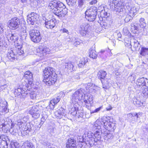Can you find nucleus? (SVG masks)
Returning <instances> with one entry per match:
<instances>
[{
    "instance_id": "26",
    "label": "nucleus",
    "mask_w": 148,
    "mask_h": 148,
    "mask_svg": "<svg viewBox=\"0 0 148 148\" xmlns=\"http://www.w3.org/2000/svg\"><path fill=\"white\" fill-rule=\"evenodd\" d=\"M112 134L110 132H106L104 133V139L105 142H107L109 141V140L112 139L113 138Z\"/></svg>"
},
{
    "instance_id": "62",
    "label": "nucleus",
    "mask_w": 148,
    "mask_h": 148,
    "mask_svg": "<svg viewBox=\"0 0 148 148\" xmlns=\"http://www.w3.org/2000/svg\"><path fill=\"white\" fill-rule=\"evenodd\" d=\"M101 107H100L95 109L94 111L90 112L91 114L95 112H97L99 111L101 109Z\"/></svg>"
},
{
    "instance_id": "24",
    "label": "nucleus",
    "mask_w": 148,
    "mask_h": 148,
    "mask_svg": "<svg viewBox=\"0 0 148 148\" xmlns=\"http://www.w3.org/2000/svg\"><path fill=\"white\" fill-rule=\"evenodd\" d=\"M19 34L22 40H26L27 34L26 32V27H22L20 30V32Z\"/></svg>"
},
{
    "instance_id": "4",
    "label": "nucleus",
    "mask_w": 148,
    "mask_h": 148,
    "mask_svg": "<svg viewBox=\"0 0 148 148\" xmlns=\"http://www.w3.org/2000/svg\"><path fill=\"white\" fill-rule=\"evenodd\" d=\"M97 10L95 7L92 6L86 10L85 18L89 21H94L96 18Z\"/></svg>"
},
{
    "instance_id": "19",
    "label": "nucleus",
    "mask_w": 148,
    "mask_h": 148,
    "mask_svg": "<svg viewBox=\"0 0 148 148\" xmlns=\"http://www.w3.org/2000/svg\"><path fill=\"white\" fill-rule=\"evenodd\" d=\"M39 52L38 53V55L40 56V57L45 56L47 53L49 54L50 50L48 48L45 47H40L39 48L38 50Z\"/></svg>"
},
{
    "instance_id": "13",
    "label": "nucleus",
    "mask_w": 148,
    "mask_h": 148,
    "mask_svg": "<svg viewBox=\"0 0 148 148\" xmlns=\"http://www.w3.org/2000/svg\"><path fill=\"white\" fill-rule=\"evenodd\" d=\"M57 75L56 73L53 74V75H50L47 78H44L43 81L46 85H51L54 84L57 79Z\"/></svg>"
},
{
    "instance_id": "51",
    "label": "nucleus",
    "mask_w": 148,
    "mask_h": 148,
    "mask_svg": "<svg viewBox=\"0 0 148 148\" xmlns=\"http://www.w3.org/2000/svg\"><path fill=\"white\" fill-rule=\"evenodd\" d=\"M134 103L137 107H139L141 105L142 103L140 101L138 100L137 99H134Z\"/></svg>"
},
{
    "instance_id": "56",
    "label": "nucleus",
    "mask_w": 148,
    "mask_h": 148,
    "mask_svg": "<svg viewBox=\"0 0 148 148\" xmlns=\"http://www.w3.org/2000/svg\"><path fill=\"white\" fill-rule=\"evenodd\" d=\"M83 138V135L82 136H78L77 137L78 141L80 143H83L84 140L85 141V138Z\"/></svg>"
},
{
    "instance_id": "8",
    "label": "nucleus",
    "mask_w": 148,
    "mask_h": 148,
    "mask_svg": "<svg viewBox=\"0 0 148 148\" xmlns=\"http://www.w3.org/2000/svg\"><path fill=\"white\" fill-rule=\"evenodd\" d=\"M92 129L95 131L93 137L97 141H100L101 138V134L102 133L101 126L95 122L93 126Z\"/></svg>"
},
{
    "instance_id": "35",
    "label": "nucleus",
    "mask_w": 148,
    "mask_h": 148,
    "mask_svg": "<svg viewBox=\"0 0 148 148\" xmlns=\"http://www.w3.org/2000/svg\"><path fill=\"white\" fill-rule=\"evenodd\" d=\"M38 111V107L37 106H34L30 110L29 113L31 114H33Z\"/></svg>"
},
{
    "instance_id": "58",
    "label": "nucleus",
    "mask_w": 148,
    "mask_h": 148,
    "mask_svg": "<svg viewBox=\"0 0 148 148\" xmlns=\"http://www.w3.org/2000/svg\"><path fill=\"white\" fill-rule=\"evenodd\" d=\"M78 145V148H86V143H79Z\"/></svg>"
},
{
    "instance_id": "55",
    "label": "nucleus",
    "mask_w": 148,
    "mask_h": 148,
    "mask_svg": "<svg viewBox=\"0 0 148 148\" xmlns=\"http://www.w3.org/2000/svg\"><path fill=\"white\" fill-rule=\"evenodd\" d=\"M133 43L134 44V47L135 48L139 47L140 46L139 42L137 40H135L133 42Z\"/></svg>"
},
{
    "instance_id": "48",
    "label": "nucleus",
    "mask_w": 148,
    "mask_h": 148,
    "mask_svg": "<svg viewBox=\"0 0 148 148\" xmlns=\"http://www.w3.org/2000/svg\"><path fill=\"white\" fill-rule=\"evenodd\" d=\"M61 116H64L66 114L65 110L62 108H60L58 110Z\"/></svg>"
},
{
    "instance_id": "36",
    "label": "nucleus",
    "mask_w": 148,
    "mask_h": 148,
    "mask_svg": "<svg viewBox=\"0 0 148 148\" xmlns=\"http://www.w3.org/2000/svg\"><path fill=\"white\" fill-rule=\"evenodd\" d=\"M15 52H16L19 55H22L24 53L22 49L21 46H18L14 50Z\"/></svg>"
},
{
    "instance_id": "41",
    "label": "nucleus",
    "mask_w": 148,
    "mask_h": 148,
    "mask_svg": "<svg viewBox=\"0 0 148 148\" xmlns=\"http://www.w3.org/2000/svg\"><path fill=\"white\" fill-rule=\"evenodd\" d=\"M77 0H66L68 5L70 6L74 5L76 3Z\"/></svg>"
},
{
    "instance_id": "32",
    "label": "nucleus",
    "mask_w": 148,
    "mask_h": 148,
    "mask_svg": "<svg viewBox=\"0 0 148 148\" xmlns=\"http://www.w3.org/2000/svg\"><path fill=\"white\" fill-rule=\"evenodd\" d=\"M94 136L93 133H85L83 134V138H85V141H86L88 140V139H91L92 138V136Z\"/></svg>"
},
{
    "instance_id": "16",
    "label": "nucleus",
    "mask_w": 148,
    "mask_h": 148,
    "mask_svg": "<svg viewBox=\"0 0 148 148\" xmlns=\"http://www.w3.org/2000/svg\"><path fill=\"white\" fill-rule=\"evenodd\" d=\"M137 85L140 87L148 86V79L146 78L143 77L137 79L136 81Z\"/></svg>"
},
{
    "instance_id": "18",
    "label": "nucleus",
    "mask_w": 148,
    "mask_h": 148,
    "mask_svg": "<svg viewBox=\"0 0 148 148\" xmlns=\"http://www.w3.org/2000/svg\"><path fill=\"white\" fill-rule=\"evenodd\" d=\"M71 108L69 110V113L73 116H75L77 114V111L78 109V106H79L78 103H71Z\"/></svg>"
},
{
    "instance_id": "17",
    "label": "nucleus",
    "mask_w": 148,
    "mask_h": 148,
    "mask_svg": "<svg viewBox=\"0 0 148 148\" xmlns=\"http://www.w3.org/2000/svg\"><path fill=\"white\" fill-rule=\"evenodd\" d=\"M44 78H47L50 75H53V74L56 73L53 68L48 67L45 69L43 71Z\"/></svg>"
},
{
    "instance_id": "63",
    "label": "nucleus",
    "mask_w": 148,
    "mask_h": 148,
    "mask_svg": "<svg viewBox=\"0 0 148 148\" xmlns=\"http://www.w3.org/2000/svg\"><path fill=\"white\" fill-rule=\"evenodd\" d=\"M127 116L128 118L130 120L131 118L132 117L134 116V115H133V113L127 114Z\"/></svg>"
},
{
    "instance_id": "60",
    "label": "nucleus",
    "mask_w": 148,
    "mask_h": 148,
    "mask_svg": "<svg viewBox=\"0 0 148 148\" xmlns=\"http://www.w3.org/2000/svg\"><path fill=\"white\" fill-rule=\"evenodd\" d=\"M54 114L58 118L60 119L62 117V116H61L60 114L59 113V111L57 110L54 113Z\"/></svg>"
},
{
    "instance_id": "47",
    "label": "nucleus",
    "mask_w": 148,
    "mask_h": 148,
    "mask_svg": "<svg viewBox=\"0 0 148 148\" xmlns=\"http://www.w3.org/2000/svg\"><path fill=\"white\" fill-rule=\"evenodd\" d=\"M96 87H97L96 86H95L94 85H93L92 83H89L87 84V86L86 87V89H89V90H90V89H95Z\"/></svg>"
},
{
    "instance_id": "39",
    "label": "nucleus",
    "mask_w": 148,
    "mask_h": 148,
    "mask_svg": "<svg viewBox=\"0 0 148 148\" xmlns=\"http://www.w3.org/2000/svg\"><path fill=\"white\" fill-rule=\"evenodd\" d=\"M87 141L88 142V143L91 147L92 146L95 144V143L97 142V141L96 140V139L94 137L91 139H88Z\"/></svg>"
},
{
    "instance_id": "52",
    "label": "nucleus",
    "mask_w": 148,
    "mask_h": 148,
    "mask_svg": "<svg viewBox=\"0 0 148 148\" xmlns=\"http://www.w3.org/2000/svg\"><path fill=\"white\" fill-rule=\"evenodd\" d=\"M2 140L3 141L2 143H3L4 144H5L6 146H8L10 142V141L8 137L6 136L3 139H2Z\"/></svg>"
},
{
    "instance_id": "42",
    "label": "nucleus",
    "mask_w": 148,
    "mask_h": 148,
    "mask_svg": "<svg viewBox=\"0 0 148 148\" xmlns=\"http://www.w3.org/2000/svg\"><path fill=\"white\" fill-rule=\"evenodd\" d=\"M140 23H138L140 25V27H143L146 25L145 21L144 18H141L139 20Z\"/></svg>"
},
{
    "instance_id": "14",
    "label": "nucleus",
    "mask_w": 148,
    "mask_h": 148,
    "mask_svg": "<svg viewBox=\"0 0 148 148\" xmlns=\"http://www.w3.org/2000/svg\"><path fill=\"white\" fill-rule=\"evenodd\" d=\"M10 127V124L7 121L2 120L0 122V128L2 129L4 132H7Z\"/></svg>"
},
{
    "instance_id": "46",
    "label": "nucleus",
    "mask_w": 148,
    "mask_h": 148,
    "mask_svg": "<svg viewBox=\"0 0 148 148\" xmlns=\"http://www.w3.org/2000/svg\"><path fill=\"white\" fill-rule=\"evenodd\" d=\"M0 106L2 107H5L8 106V103L5 99H0Z\"/></svg>"
},
{
    "instance_id": "45",
    "label": "nucleus",
    "mask_w": 148,
    "mask_h": 148,
    "mask_svg": "<svg viewBox=\"0 0 148 148\" xmlns=\"http://www.w3.org/2000/svg\"><path fill=\"white\" fill-rule=\"evenodd\" d=\"M29 95L31 98L33 99H36L37 97V92L35 91L31 92L30 93Z\"/></svg>"
},
{
    "instance_id": "57",
    "label": "nucleus",
    "mask_w": 148,
    "mask_h": 148,
    "mask_svg": "<svg viewBox=\"0 0 148 148\" xmlns=\"http://www.w3.org/2000/svg\"><path fill=\"white\" fill-rule=\"evenodd\" d=\"M47 119V116L46 115H45L44 116H42V117L41 118V122L40 123V126L41 125H42L43 123L45 121L46 119Z\"/></svg>"
},
{
    "instance_id": "37",
    "label": "nucleus",
    "mask_w": 148,
    "mask_h": 148,
    "mask_svg": "<svg viewBox=\"0 0 148 148\" xmlns=\"http://www.w3.org/2000/svg\"><path fill=\"white\" fill-rule=\"evenodd\" d=\"M32 126V125H31L30 123H25V122L24 126L25 127H27V128H23V131L29 132L31 129Z\"/></svg>"
},
{
    "instance_id": "20",
    "label": "nucleus",
    "mask_w": 148,
    "mask_h": 148,
    "mask_svg": "<svg viewBox=\"0 0 148 148\" xmlns=\"http://www.w3.org/2000/svg\"><path fill=\"white\" fill-rule=\"evenodd\" d=\"M60 98L58 97L51 100L49 103V106H47L48 108H50L51 109L53 110L55 106L60 101Z\"/></svg>"
},
{
    "instance_id": "53",
    "label": "nucleus",
    "mask_w": 148,
    "mask_h": 148,
    "mask_svg": "<svg viewBox=\"0 0 148 148\" xmlns=\"http://www.w3.org/2000/svg\"><path fill=\"white\" fill-rule=\"evenodd\" d=\"M130 14L128 15L124 19L125 21L126 22H128L130 20H131L134 16H131Z\"/></svg>"
},
{
    "instance_id": "6",
    "label": "nucleus",
    "mask_w": 148,
    "mask_h": 148,
    "mask_svg": "<svg viewBox=\"0 0 148 148\" xmlns=\"http://www.w3.org/2000/svg\"><path fill=\"white\" fill-rule=\"evenodd\" d=\"M23 79L26 83L25 87H26L27 90H29V86L32 84L33 82V75L31 72L29 71H26L24 74Z\"/></svg>"
},
{
    "instance_id": "38",
    "label": "nucleus",
    "mask_w": 148,
    "mask_h": 148,
    "mask_svg": "<svg viewBox=\"0 0 148 148\" xmlns=\"http://www.w3.org/2000/svg\"><path fill=\"white\" fill-rule=\"evenodd\" d=\"M6 37L7 38L8 41L9 40L13 41V42L16 40L17 37L15 36L14 34H9L8 35H7Z\"/></svg>"
},
{
    "instance_id": "43",
    "label": "nucleus",
    "mask_w": 148,
    "mask_h": 148,
    "mask_svg": "<svg viewBox=\"0 0 148 148\" xmlns=\"http://www.w3.org/2000/svg\"><path fill=\"white\" fill-rule=\"evenodd\" d=\"M143 114V113L141 112H139L138 113H136V112H133V115H134V116L136 117V121L138 120V118L142 116Z\"/></svg>"
},
{
    "instance_id": "40",
    "label": "nucleus",
    "mask_w": 148,
    "mask_h": 148,
    "mask_svg": "<svg viewBox=\"0 0 148 148\" xmlns=\"http://www.w3.org/2000/svg\"><path fill=\"white\" fill-rule=\"evenodd\" d=\"M65 68H67L68 69L71 70H73V64L72 63L70 62H65Z\"/></svg>"
},
{
    "instance_id": "59",
    "label": "nucleus",
    "mask_w": 148,
    "mask_h": 148,
    "mask_svg": "<svg viewBox=\"0 0 148 148\" xmlns=\"http://www.w3.org/2000/svg\"><path fill=\"white\" fill-rule=\"evenodd\" d=\"M84 0H77L78 6L80 7L83 5Z\"/></svg>"
},
{
    "instance_id": "29",
    "label": "nucleus",
    "mask_w": 148,
    "mask_h": 148,
    "mask_svg": "<svg viewBox=\"0 0 148 148\" xmlns=\"http://www.w3.org/2000/svg\"><path fill=\"white\" fill-rule=\"evenodd\" d=\"M89 56L93 59H96L97 56V53L95 49L90 48L89 49Z\"/></svg>"
},
{
    "instance_id": "10",
    "label": "nucleus",
    "mask_w": 148,
    "mask_h": 148,
    "mask_svg": "<svg viewBox=\"0 0 148 148\" xmlns=\"http://www.w3.org/2000/svg\"><path fill=\"white\" fill-rule=\"evenodd\" d=\"M20 24L19 19L16 17L12 18L8 22V27L12 30H15L18 28Z\"/></svg>"
},
{
    "instance_id": "31",
    "label": "nucleus",
    "mask_w": 148,
    "mask_h": 148,
    "mask_svg": "<svg viewBox=\"0 0 148 148\" xmlns=\"http://www.w3.org/2000/svg\"><path fill=\"white\" fill-rule=\"evenodd\" d=\"M88 62L86 58H82L80 59L78 64V66L81 68L84 66L86 63Z\"/></svg>"
},
{
    "instance_id": "15",
    "label": "nucleus",
    "mask_w": 148,
    "mask_h": 148,
    "mask_svg": "<svg viewBox=\"0 0 148 148\" xmlns=\"http://www.w3.org/2000/svg\"><path fill=\"white\" fill-rule=\"evenodd\" d=\"M89 26V25L87 23H83L80 25L79 32L82 36H84L86 35L87 29Z\"/></svg>"
},
{
    "instance_id": "34",
    "label": "nucleus",
    "mask_w": 148,
    "mask_h": 148,
    "mask_svg": "<svg viewBox=\"0 0 148 148\" xmlns=\"http://www.w3.org/2000/svg\"><path fill=\"white\" fill-rule=\"evenodd\" d=\"M138 11L136 8L135 7L131 8L129 11V14L133 16H134L137 13Z\"/></svg>"
},
{
    "instance_id": "1",
    "label": "nucleus",
    "mask_w": 148,
    "mask_h": 148,
    "mask_svg": "<svg viewBox=\"0 0 148 148\" xmlns=\"http://www.w3.org/2000/svg\"><path fill=\"white\" fill-rule=\"evenodd\" d=\"M49 8L59 18L64 17L67 13V9L65 6L59 1L54 0L50 1L48 4Z\"/></svg>"
},
{
    "instance_id": "11",
    "label": "nucleus",
    "mask_w": 148,
    "mask_h": 148,
    "mask_svg": "<svg viewBox=\"0 0 148 148\" xmlns=\"http://www.w3.org/2000/svg\"><path fill=\"white\" fill-rule=\"evenodd\" d=\"M27 17L28 23L29 25H34L37 23L38 15L34 12H32L28 14Z\"/></svg>"
},
{
    "instance_id": "28",
    "label": "nucleus",
    "mask_w": 148,
    "mask_h": 148,
    "mask_svg": "<svg viewBox=\"0 0 148 148\" xmlns=\"http://www.w3.org/2000/svg\"><path fill=\"white\" fill-rule=\"evenodd\" d=\"M147 91V88H143L140 90L141 97H143L142 98L145 99L148 98Z\"/></svg>"
},
{
    "instance_id": "23",
    "label": "nucleus",
    "mask_w": 148,
    "mask_h": 148,
    "mask_svg": "<svg viewBox=\"0 0 148 148\" xmlns=\"http://www.w3.org/2000/svg\"><path fill=\"white\" fill-rule=\"evenodd\" d=\"M76 142L73 138H71L68 140L66 143L67 148H76Z\"/></svg>"
},
{
    "instance_id": "5",
    "label": "nucleus",
    "mask_w": 148,
    "mask_h": 148,
    "mask_svg": "<svg viewBox=\"0 0 148 148\" xmlns=\"http://www.w3.org/2000/svg\"><path fill=\"white\" fill-rule=\"evenodd\" d=\"M31 40L34 42L38 43L41 39L39 31L36 29H32L29 32Z\"/></svg>"
},
{
    "instance_id": "25",
    "label": "nucleus",
    "mask_w": 148,
    "mask_h": 148,
    "mask_svg": "<svg viewBox=\"0 0 148 148\" xmlns=\"http://www.w3.org/2000/svg\"><path fill=\"white\" fill-rule=\"evenodd\" d=\"M24 88H21L20 86H18V88L15 89V92L16 93H18L19 94V95H20V94H21L23 96H24L25 94L26 95L27 94V91H25L24 90H23V89L24 88L25 89V86H24Z\"/></svg>"
},
{
    "instance_id": "27",
    "label": "nucleus",
    "mask_w": 148,
    "mask_h": 148,
    "mask_svg": "<svg viewBox=\"0 0 148 148\" xmlns=\"http://www.w3.org/2000/svg\"><path fill=\"white\" fill-rule=\"evenodd\" d=\"M22 148H34L33 143L28 141L24 142L21 146Z\"/></svg>"
},
{
    "instance_id": "22",
    "label": "nucleus",
    "mask_w": 148,
    "mask_h": 148,
    "mask_svg": "<svg viewBox=\"0 0 148 148\" xmlns=\"http://www.w3.org/2000/svg\"><path fill=\"white\" fill-rule=\"evenodd\" d=\"M56 21L55 19H51L48 21H45V27L48 29H51L53 28L56 26Z\"/></svg>"
},
{
    "instance_id": "9",
    "label": "nucleus",
    "mask_w": 148,
    "mask_h": 148,
    "mask_svg": "<svg viewBox=\"0 0 148 148\" xmlns=\"http://www.w3.org/2000/svg\"><path fill=\"white\" fill-rule=\"evenodd\" d=\"M92 100V98L90 94H84V92L82 93L80 98V101L84 102L86 106V107L88 109L90 108L91 106L90 101Z\"/></svg>"
},
{
    "instance_id": "33",
    "label": "nucleus",
    "mask_w": 148,
    "mask_h": 148,
    "mask_svg": "<svg viewBox=\"0 0 148 148\" xmlns=\"http://www.w3.org/2000/svg\"><path fill=\"white\" fill-rule=\"evenodd\" d=\"M140 54L142 56L148 55V48L143 47L141 48Z\"/></svg>"
},
{
    "instance_id": "30",
    "label": "nucleus",
    "mask_w": 148,
    "mask_h": 148,
    "mask_svg": "<svg viewBox=\"0 0 148 148\" xmlns=\"http://www.w3.org/2000/svg\"><path fill=\"white\" fill-rule=\"evenodd\" d=\"M140 27V25L139 24L132 23L131 24V30L134 33H136V31L138 30V29Z\"/></svg>"
},
{
    "instance_id": "54",
    "label": "nucleus",
    "mask_w": 148,
    "mask_h": 148,
    "mask_svg": "<svg viewBox=\"0 0 148 148\" xmlns=\"http://www.w3.org/2000/svg\"><path fill=\"white\" fill-rule=\"evenodd\" d=\"M40 111H38L34 113V114H31L33 117L35 119H37L40 116Z\"/></svg>"
},
{
    "instance_id": "2",
    "label": "nucleus",
    "mask_w": 148,
    "mask_h": 148,
    "mask_svg": "<svg viewBox=\"0 0 148 148\" xmlns=\"http://www.w3.org/2000/svg\"><path fill=\"white\" fill-rule=\"evenodd\" d=\"M110 8L112 10L119 12V15L124 16L127 14L124 8V3L121 0H109L108 1Z\"/></svg>"
},
{
    "instance_id": "44",
    "label": "nucleus",
    "mask_w": 148,
    "mask_h": 148,
    "mask_svg": "<svg viewBox=\"0 0 148 148\" xmlns=\"http://www.w3.org/2000/svg\"><path fill=\"white\" fill-rule=\"evenodd\" d=\"M20 124H21V126H19V128L20 129H21V131L22 133V132H24V133L26 134V133H27V131H23V129L25 128H27V127H25L24 126L25 125V123L24 124V123L23 122H22V121H21V122L20 123Z\"/></svg>"
},
{
    "instance_id": "64",
    "label": "nucleus",
    "mask_w": 148,
    "mask_h": 148,
    "mask_svg": "<svg viewBox=\"0 0 148 148\" xmlns=\"http://www.w3.org/2000/svg\"><path fill=\"white\" fill-rule=\"evenodd\" d=\"M7 86H8L6 84L2 85L0 86V89H5L7 88Z\"/></svg>"
},
{
    "instance_id": "49",
    "label": "nucleus",
    "mask_w": 148,
    "mask_h": 148,
    "mask_svg": "<svg viewBox=\"0 0 148 148\" xmlns=\"http://www.w3.org/2000/svg\"><path fill=\"white\" fill-rule=\"evenodd\" d=\"M10 145L11 148H20V145L17 143H11Z\"/></svg>"
},
{
    "instance_id": "50",
    "label": "nucleus",
    "mask_w": 148,
    "mask_h": 148,
    "mask_svg": "<svg viewBox=\"0 0 148 148\" xmlns=\"http://www.w3.org/2000/svg\"><path fill=\"white\" fill-rule=\"evenodd\" d=\"M84 115V112L83 110H78L77 111V114L75 116L78 117H82Z\"/></svg>"
},
{
    "instance_id": "61",
    "label": "nucleus",
    "mask_w": 148,
    "mask_h": 148,
    "mask_svg": "<svg viewBox=\"0 0 148 148\" xmlns=\"http://www.w3.org/2000/svg\"><path fill=\"white\" fill-rule=\"evenodd\" d=\"M102 12L103 13L104 16H106V17H108L109 16L110 14L109 13H108L107 12H105V11H102Z\"/></svg>"
},
{
    "instance_id": "12",
    "label": "nucleus",
    "mask_w": 148,
    "mask_h": 148,
    "mask_svg": "<svg viewBox=\"0 0 148 148\" xmlns=\"http://www.w3.org/2000/svg\"><path fill=\"white\" fill-rule=\"evenodd\" d=\"M106 74L107 73L106 71L102 70H100L98 73V78L100 80L102 84L103 83L108 84L110 82L109 80L110 79H107L106 78Z\"/></svg>"
},
{
    "instance_id": "21",
    "label": "nucleus",
    "mask_w": 148,
    "mask_h": 148,
    "mask_svg": "<svg viewBox=\"0 0 148 148\" xmlns=\"http://www.w3.org/2000/svg\"><path fill=\"white\" fill-rule=\"evenodd\" d=\"M15 52L14 50H12L11 49L8 50V57L9 60L11 61H13L16 58V54H15Z\"/></svg>"
},
{
    "instance_id": "3",
    "label": "nucleus",
    "mask_w": 148,
    "mask_h": 148,
    "mask_svg": "<svg viewBox=\"0 0 148 148\" xmlns=\"http://www.w3.org/2000/svg\"><path fill=\"white\" fill-rule=\"evenodd\" d=\"M109 119V117H103L101 119V123L106 130L109 132L113 131L116 128L115 123L110 122Z\"/></svg>"
},
{
    "instance_id": "7",
    "label": "nucleus",
    "mask_w": 148,
    "mask_h": 148,
    "mask_svg": "<svg viewBox=\"0 0 148 148\" xmlns=\"http://www.w3.org/2000/svg\"><path fill=\"white\" fill-rule=\"evenodd\" d=\"M84 90L83 88H80L74 93L72 96L71 98L70 103H77L78 101H80V98Z\"/></svg>"
}]
</instances>
